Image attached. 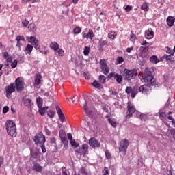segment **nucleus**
<instances>
[{"label":"nucleus","instance_id":"obj_62","mask_svg":"<svg viewBox=\"0 0 175 175\" xmlns=\"http://www.w3.org/2000/svg\"><path fill=\"white\" fill-rule=\"evenodd\" d=\"M118 62L119 64H122V62H124V58L122 57H118Z\"/></svg>","mask_w":175,"mask_h":175},{"label":"nucleus","instance_id":"obj_29","mask_svg":"<svg viewBox=\"0 0 175 175\" xmlns=\"http://www.w3.org/2000/svg\"><path fill=\"white\" fill-rule=\"evenodd\" d=\"M141 9L144 12H148V10H150V8L148 7V3H144L141 6Z\"/></svg>","mask_w":175,"mask_h":175},{"label":"nucleus","instance_id":"obj_40","mask_svg":"<svg viewBox=\"0 0 175 175\" xmlns=\"http://www.w3.org/2000/svg\"><path fill=\"white\" fill-rule=\"evenodd\" d=\"M59 136L61 138L62 137H66V134L65 133V131L64 130H60L59 133Z\"/></svg>","mask_w":175,"mask_h":175},{"label":"nucleus","instance_id":"obj_51","mask_svg":"<svg viewBox=\"0 0 175 175\" xmlns=\"http://www.w3.org/2000/svg\"><path fill=\"white\" fill-rule=\"evenodd\" d=\"M17 64H18L17 59H15L13 62H12V64H11L12 68H16V66H17Z\"/></svg>","mask_w":175,"mask_h":175},{"label":"nucleus","instance_id":"obj_16","mask_svg":"<svg viewBox=\"0 0 175 175\" xmlns=\"http://www.w3.org/2000/svg\"><path fill=\"white\" fill-rule=\"evenodd\" d=\"M42 81V75L40 74H37L35 77V83L34 86L36 88H40V81Z\"/></svg>","mask_w":175,"mask_h":175},{"label":"nucleus","instance_id":"obj_41","mask_svg":"<svg viewBox=\"0 0 175 175\" xmlns=\"http://www.w3.org/2000/svg\"><path fill=\"white\" fill-rule=\"evenodd\" d=\"M74 33L79 35L81 32V29L80 27H75L73 30Z\"/></svg>","mask_w":175,"mask_h":175},{"label":"nucleus","instance_id":"obj_44","mask_svg":"<svg viewBox=\"0 0 175 175\" xmlns=\"http://www.w3.org/2000/svg\"><path fill=\"white\" fill-rule=\"evenodd\" d=\"M60 139H61L63 144H64L65 146H66L68 144V139L66 138V137H63Z\"/></svg>","mask_w":175,"mask_h":175},{"label":"nucleus","instance_id":"obj_53","mask_svg":"<svg viewBox=\"0 0 175 175\" xmlns=\"http://www.w3.org/2000/svg\"><path fill=\"white\" fill-rule=\"evenodd\" d=\"M57 53L60 57H64V55L65 54V52H64V50L62 49H58Z\"/></svg>","mask_w":175,"mask_h":175},{"label":"nucleus","instance_id":"obj_12","mask_svg":"<svg viewBox=\"0 0 175 175\" xmlns=\"http://www.w3.org/2000/svg\"><path fill=\"white\" fill-rule=\"evenodd\" d=\"M56 110L59 116V120L62 121V122H65L66 121V118H65V115H64L62 110H61V108H59L58 106H56Z\"/></svg>","mask_w":175,"mask_h":175},{"label":"nucleus","instance_id":"obj_20","mask_svg":"<svg viewBox=\"0 0 175 175\" xmlns=\"http://www.w3.org/2000/svg\"><path fill=\"white\" fill-rule=\"evenodd\" d=\"M32 169L33 170H35V172H40L43 170V167H42L39 163H34Z\"/></svg>","mask_w":175,"mask_h":175},{"label":"nucleus","instance_id":"obj_63","mask_svg":"<svg viewBox=\"0 0 175 175\" xmlns=\"http://www.w3.org/2000/svg\"><path fill=\"white\" fill-rule=\"evenodd\" d=\"M67 137H68V140H70V142L73 140V136H72V134L68 133Z\"/></svg>","mask_w":175,"mask_h":175},{"label":"nucleus","instance_id":"obj_45","mask_svg":"<svg viewBox=\"0 0 175 175\" xmlns=\"http://www.w3.org/2000/svg\"><path fill=\"white\" fill-rule=\"evenodd\" d=\"M131 42H135L136 40V36L133 34V32L131 31V38H130Z\"/></svg>","mask_w":175,"mask_h":175},{"label":"nucleus","instance_id":"obj_15","mask_svg":"<svg viewBox=\"0 0 175 175\" xmlns=\"http://www.w3.org/2000/svg\"><path fill=\"white\" fill-rule=\"evenodd\" d=\"M125 91L126 94H131V98H135L137 94V90L135 88L133 89L132 87H126Z\"/></svg>","mask_w":175,"mask_h":175},{"label":"nucleus","instance_id":"obj_56","mask_svg":"<svg viewBox=\"0 0 175 175\" xmlns=\"http://www.w3.org/2000/svg\"><path fill=\"white\" fill-rule=\"evenodd\" d=\"M34 49H36V50H39V49H40L39 41H37L36 43H34Z\"/></svg>","mask_w":175,"mask_h":175},{"label":"nucleus","instance_id":"obj_2","mask_svg":"<svg viewBox=\"0 0 175 175\" xmlns=\"http://www.w3.org/2000/svg\"><path fill=\"white\" fill-rule=\"evenodd\" d=\"M6 130L12 137L17 136V129H16V123L13 120H8L6 122Z\"/></svg>","mask_w":175,"mask_h":175},{"label":"nucleus","instance_id":"obj_38","mask_svg":"<svg viewBox=\"0 0 175 175\" xmlns=\"http://www.w3.org/2000/svg\"><path fill=\"white\" fill-rule=\"evenodd\" d=\"M108 122H109V124L113 128H116V126H117V123L115 121H113V120H111V118H108Z\"/></svg>","mask_w":175,"mask_h":175},{"label":"nucleus","instance_id":"obj_52","mask_svg":"<svg viewBox=\"0 0 175 175\" xmlns=\"http://www.w3.org/2000/svg\"><path fill=\"white\" fill-rule=\"evenodd\" d=\"M109 92L111 93V95L113 96V98H117V92L116 90H109Z\"/></svg>","mask_w":175,"mask_h":175},{"label":"nucleus","instance_id":"obj_14","mask_svg":"<svg viewBox=\"0 0 175 175\" xmlns=\"http://www.w3.org/2000/svg\"><path fill=\"white\" fill-rule=\"evenodd\" d=\"M174 55V53H172L170 55H164L163 58V59H165L167 64H172V62H174V57H173Z\"/></svg>","mask_w":175,"mask_h":175},{"label":"nucleus","instance_id":"obj_32","mask_svg":"<svg viewBox=\"0 0 175 175\" xmlns=\"http://www.w3.org/2000/svg\"><path fill=\"white\" fill-rule=\"evenodd\" d=\"M150 62H152V64H158V62H159V59L155 55L152 56L150 59Z\"/></svg>","mask_w":175,"mask_h":175},{"label":"nucleus","instance_id":"obj_64","mask_svg":"<svg viewBox=\"0 0 175 175\" xmlns=\"http://www.w3.org/2000/svg\"><path fill=\"white\" fill-rule=\"evenodd\" d=\"M168 120H171V122L172 124H175V121H174V119L173 118V117H172V116H169L167 117Z\"/></svg>","mask_w":175,"mask_h":175},{"label":"nucleus","instance_id":"obj_4","mask_svg":"<svg viewBox=\"0 0 175 175\" xmlns=\"http://www.w3.org/2000/svg\"><path fill=\"white\" fill-rule=\"evenodd\" d=\"M33 140L36 146H43L46 143V137L43 135V133L40 132L33 137Z\"/></svg>","mask_w":175,"mask_h":175},{"label":"nucleus","instance_id":"obj_48","mask_svg":"<svg viewBox=\"0 0 175 175\" xmlns=\"http://www.w3.org/2000/svg\"><path fill=\"white\" fill-rule=\"evenodd\" d=\"M109 109H110V107L107 105H105L103 106V109L104 110V111H106V113H109Z\"/></svg>","mask_w":175,"mask_h":175},{"label":"nucleus","instance_id":"obj_37","mask_svg":"<svg viewBox=\"0 0 175 175\" xmlns=\"http://www.w3.org/2000/svg\"><path fill=\"white\" fill-rule=\"evenodd\" d=\"M29 29H30V31L31 32H35V31H36V26L35 25V24L31 23L29 25Z\"/></svg>","mask_w":175,"mask_h":175},{"label":"nucleus","instance_id":"obj_7","mask_svg":"<svg viewBox=\"0 0 175 175\" xmlns=\"http://www.w3.org/2000/svg\"><path fill=\"white\" fill-rule=\"evenodd\" d=\"M15 88H16V91L18 92H20L24 90V81L21 78L18 77L15 80Z\"/></svg>","mask_w":175,"mask_h":175},{"label":"nucleus","instance_id":"obj_43","mask_svg":"<svg viewBox=\"0 0 175 175\" xmlns=\"http://www.w3.org/2000/svg\"><path fill=\"white\" fill-rule=\"evenodd\" d=\"M70 143L72 147L76 148L79 146V144L76 143V141L75 139H72L71 141H70Z\"/></svg>","mask_w":175,"mask_h":175},{"label":"nucleus","instance_id":"obj_19","mask_svg":"<svg viewBox=\"0 0 175 175\" xmlns=\"http://www.w3.org/2000/svg\"><path fill=\"white\" fill-rule=\"evenodd\" d=\"M80 155H86L88 154V144H85L82 146V148L79 150Z\"/></svg>","mask_w":175,"mask_h":175},{"label":"nucleus","instance_id":"obj_21","mask_svg":"<svg viewBox=\"0 0 175 175\" xmlns=\"http://www.w3.org/2000/svg\"><path fill=\"white\" fill-rule=\"evenodd\" d=\"M50 47L51 49H52V50H54L55 51L59 50V44L57 43V42H52L50 44Z\"/></svg>","mask_w":175,"mask_h":175},{"label":"nucleus","instance_id":"obj_47","mask_svg":"<svg viewBox=\"0 0 175 175\" xmlns=\"http://www.w3.org/2000/svg\"><path fill=\"white\" fill-rule=\"evenodd\" d=\"M140 120H142V121H146L147 120V115L146 114H141L139 116Z\"/></svg>","mask_w":175,"mask_h":175},{"label":"nucleus","instance_id":"obj_58","mask_svg":"<svg viewBox=\"0 0 175 175\" xmlns=\"http://www.w3.org/2000/svg\"><path fill=\"white\" fill-rule=\"evenodd\" d=\"M103 174L109 175V170L107 169V167L104 168V170L103 171Z\"/></svg>","mask_w":175,"mask_h":175},{"label":"nucleus","instance_id":"obj_30","mask_svg":"<svg viewBox=\"0 0 175 175\" xmlns=\"http://www.w3.org/2000/svg\"><path fill=\"white\" fill-rule=\"evenodd\" d=\"M31 155L32 158L36 159L39 156V152L35 150H31Z\"/></svg>","mask_w":175,"mask_h":175},{"label":"nucleus","instance_id":"obj_34","mask_svg":"<svg viewBox=\"0 0 175 175\" xmlns=\"http://www.w3.org/2000/svg\"><path fill=\"white\" fill-rule=\"evenodd\" d=\"M88 34V39H92V38L95 37V34H94V31L90 29Z\"/></svg>","mask_w":175,"mask_h":175},{"label":"nucleus","instance_id":"obj_59","mask_svg":"<svg viewBox=\"0 0 175 175\" xmlns=\"http://www.w3.org/2000/svg\"><path fill=\"white\" fill-rule=\"evenodd\" d=\"M80 173H82L83 175H87V172L85 171V167L81 168Z\"/></svg>","mask_w":175,"mask_h":175},{"label":"nucleus","instance_id":"obj_39","mask_svg":"<svg viewBox=\"0 0 175 175\" xmlns=\"http://www.w3.org/2000/svg\"><path fill=\"white\" fill-rule=\"evenodd\" d=\"M83 110H85V113L88 114H91V112L88 111V107L87 106V101H85V105H83Z\"/></svg>","mask_w":175,"mask_h":175},{"label":"nucleus","instance_id":"obj_42","mask_svg":"<svg viewBox=\"0 0 175 175\" xmlns=\"http://www.w3.org/2000/svg\"><path fill=\"white\" fill-rule=\"evenodd\" d=\"M16 40L17 42H20L21 40H23V42H25V38H24V36H18L16 38Z\"/></svg>","mask_w":175,"mask_h":175},{"label":"nucleus","instance_id":"obj_13","mask_svg":"<svg viewBox=\"0 0 175 175\" xmlns=\"http://www.w3.org/2000/svg\"><path fill=\"white\" fill-rule=\"evenodd\" d=\"M150 84L148 85H143L140 86L139 88V92L142 94H147L148 92H150L151 91V86H150Z\"/></svg>","mask_w":175,"mask_h":175},{"label":"nucleus","instance_id":"obj_24","mask_svg":"<svg viewBox=\"0 0 175 175\" xmlns=\"http://www.w3.org/2000/svg\"><path fill=\"white\" fill-rule=\"evenodd\" d=\"M3 57L8 62H12V61H13V58H12V56H10V55H9V53L6 51L4 52Z\"/></svg>","mask_w":175,"mask_h":175},{"label":"nucleus","instance_id":"obj_57","mask_svg":"<svg viewBox=\"0 0 175 175\" xmlns=\"http://www.w3.org/2000/svg\"><path fill=\"white\" fill-rule=\"evenodd\" d=\"M8 111H9V107L5 106L3 108V114H6V113H8Z\"/></svg>","mask_w":175,"mask_h":175},{"label":"nucleus","instance_id":"obj_33","mask_svg":"<svg viewBox=\"0 0 175 175\" xmlns=\"http://www.w3.org/2000/svg\"><path fill=\"white\" fill-rule=\"evenodd\" d=\"M47 115L50 118H54V116H55V111L53 110H49L47 111Z\"/></svg>","mask_w":175,"mask_h":175},{"label":"nucleus","instance_id":"obj_50","mask_svg":"<svg viewBox=\"0 0 175 175\" xmlns=\"http://www.w3.org/2000/svg\"><path fill=\"white\" fill-rule=\"evenodd\" d=\"M106 44H107V41H100V46L101 49H103Z\"/></svg>","mask_w":175,"mask_h":175},{"label":"nucleus","instance_id":"obj_6","mask_svg":"<svg viewBox=\"0 0 175 175\" xmlns=\"http://www.w3.org/2000/svg\"><path fill=\"white\" fill-rule=\"evenodd\" d=\"M16 92V84L10 83L8 86L5 87V94L8 99L12 98V94Z\"/></svg>","mask_w":175,"mask_h":175},{"label":"nucleus","instance_id":"obj_10","mask_svg":"<svg viewBox=\"0 0 175 175\" xmlns=\"http://www.w3.org/2000/svg\"><path fill=\"white\" fill-rule=\"evenodd\" d=\"M89 145L90 147H92V148H96L100 147V142L94 137H92L89 139Z\"/></svg>","mask_w":175,"mask_h":175},{"label":"nucleus","instance_id":"obj_60","mask_svg":"<svg viewBox=\"0 0 175 175\" xmlns=\"http://www.w3.org/2000/svg\"><path fill=\"white\" fill-rule=\"evenodd\" d=\"M109 79H111V77H113L115 79L116 77V72H111L108 75Z\"/></svg>","mask_w":175,"mask_h":175},{"label":"nucleus","instance_id":"obj_22","mask_svg":"<svg viewBox=\"0 0 175 175\" xmlns=\"http://www.w3.org/2000/svg\"><path fill=\"white\" fill-rule=\"evenodd\" d=\"M174 21H175V19L174 17L169 16L167 18V23L168 27H173V25H174Z\"/></svg>","mask_w":175,"mask_h":175},{"label":"nucleus","instance_id":"obj_18","mask_svg":"<svg viewBox=\"0 0 175 175\" xmlns=\"http://www.w3.org/2000/svg\"><path fill=\"white\" fill-rule=\"evenodd\" d=\"M144 35L146 39H152V38H154V32L152 31V29H148L147 31H145Z\"/></svg>","mask_w":175,"mask_h":175},{"label":"nucleus","instance_id":"obj_17","mask_svg":"<svg viewBox=\"0 0 175 175\" xmlns=\"http://www.w3.org/2000/svg\"><path fill=\"white\" fill-rule=\"evenodd\" d=\"M23 105H25V106H27V107H31V106H32L33 105L32 100L28 96L23 97Z\"/></svg>","mask_w":175,"mask_h":175},{"label":"nucleus","instance_id":"obj_25","mask_svg":"<svg viewBox=\"0 0 175 175\" xmlns=\"http://www.w3.org/2000/svg\"><path fill=\"white\" fill-rule=\"evenodd\" d=\"M27 40L29 41V43H31V44H34V43H36V42H38V40H36V38L35 36H31V37H27Z\"/></svg>","mask_w":175,"mask_h":175},{"label":"nucleus","instance_id":"obj_23","mask_svg":"<svg viewBox=\"0 0 175 175\" xmlns=\"http://www.w3.org/2000/svg\"><path fill=\"white\" fill-rule=\"evenodd\" d=\"M114 79L116 81L118 84H121V83H122V75L116 74Z\"/></svg>","mask_w":175,"mask_h":175},{"label":"nucleus","instance_id":"obj_36","mask_svg":"<svg viewBox=\"0 0 175 175\" xmlns=\"http://www.w3.org/2000/svg\"><path fill=\"white\" fill-rule=\"evenodd\" d=\"M90 51H91V48L88 46H85L83 51L84 55H88Z\"/></svg>","mask_w":175,"mask_h":175},{"label":"nucleus","instance_id":"obj_28","mask_svg":"<svg viewBox=\"0 0 175 175\" xmlns=\"http://www.w3.org/2000/svg\"><path fill=\"white\" fill-rule=\"evenodd\" d=\"M36 102H37L38 107H39V109H42V107L43 106V100H42V98L38 97L36 99Z\"/></svg>","mask_w":175,"mask_h":175},{"label":"nucleus","instance_id":"obj_3","mask_svg":"<svg viewBox=\"0 0 175 175\" xmlns=\"http://www.w3.org/2000/svg\"><path fill=\"white\" fill-rule=\"evenodd\" d=\"M124 80H126L127 81L133 80V79H135L136 76L137 75V70L124 69Z\"/></svg>","mask_w":175,"mask_h":175},{"label":"nucleus","instance_id":"obj_1","mask_svg":"<svg viewBox=\"0 0 175 175\" xmlns=\"http://www.w3.org/2000/svg\"><path fill=\"white\" fill-rule=\"evenodd\" d=\"M154 68H146L145 69V77L144 79H142V81H145L147 84H150V85H155V79H154Z\"/></svg>","mask_w":175,"mask_h":175},{"label":"nucleus","instance_id":"obj_27","mask_svg":"<svg viewBox=\"0 0 175 175\" xmlns=\"http://www.w3.org/2000/svg\"><path fill=\"white\" fill-rule=\"evenodd\" d=\"M92 85H93V87H94L95 88H97L98 90H100V88H102V85H100L99 82L96 80L92 83Z\"/></svg>","mask_w":175,"mask_h":175},{"label":"nucleus","instance_id":"obj_5","mask_svg":"<svg viewBox=\"0 0 175 175\" xmlns=\"http://www.w3.org/2000/svg\"><path fill=\"white\" fill-rule=\"evenodd\" d=\"M128 146H129V142L127 139H122L120 143L119 151L122 153L123 157L126 155Z\"/></svg>","mask_w":175,"mask_h":175},{"label":"nucleus","instance_id":"obj_35","mask_svg":"<svg viewBox=\"0 0 175 175\" xmlns=\"http://www.w3.org/2000/svg\"><path fill=\"white\" fill-rule=\"evenodd\" d=\"M98 79L101 84L106 83V77L105 75H100Z\"/></svg>","mask_w":175,"mask_h":175},{"label":"nucleus","instance_id":"obj_31","mask_svg":"<svg viewBox=\"0 0 175 175\" xmlns=\"http://www.w3.org/2000/svg\"><path fill=\"white\" fill-rule=\"evenodd\" d=\"M49 109V107H45L43 108H40L38 110V113L40 114V116H43L46 111H47V109Z\"/></svg>","mask_w":175,"mask_h":175},{"label":"nucleus","instance_id":"obj_9","mask_svg":"<svg viewBox=\"0 0 175 175\" xmlns=\"http://www.w3.org/2000/svg\"><path fill=\"white\" fill-rule=\"evenodd\" d=\"M148 46H140L139 49V56L142 58H147L148 57Z\"/></svg>","mask_w":175,"mask_h":175},{"label":"nucleus","instance_id":"obj_49","mask_svg":"<svg viewBox=\"0 0 175 175\" xmlns=\"http://www.w3.org/2000/svg\"><path fill=\"white\" fill-rule=\"evenodd\" d=\"M170 133L172 135L173 139L175 140V129L170 130Z\"/></svg>","mask_w":175,"mask_h":175},{"label":"nucleus","instance_id":"obj_61","mask_svg":"<svg viewBox=\"0 0 175 175\" xmlns=\"http://www.w3.org/2000/svg\"><path fill=\"white\" fill-rule=\"evenodd\" d=\"M125 10L126 12H131V10H132V6H131L129 5H126L125 8Z\"/></svg>","mask_w":175,"mask_h":175},{"label":"nucleus","instance_id":"obj_46","mask_svg":"<svg viewBox=\"0 0 175 175\" xmlns=\"http://www.w3.org/2000/svg\"><path fill=\"white\" fill-rule=\"evenodd\" d=\"M105 157L107 159H111V154H110V152H109V150L105 151Z\"/></svg>","mask_w":175,"mask_h":175},{"label":"nucleus","instance_id":"obj_26","mask_svg":"<svg viewBox=\"0 0 175 175\" xmlns=\"http://www.w3.org/2000/svg\"><path fill=\"white\" fill-rule=\"evenodd\" d=\"M32 50H33V46L31 44H27L25 51H26V54H31V53H32Z\"/></svg>","mask_w":175,"mask_h":175},{"label":"nucleus","instance_id":"obj_54","mask_svg":"<svg viewBox=\"0 0 175 175\" xmlns=\"http://www.w3.org/2000/svg\"><path fill=\"white\" fill-rule=\"evenodd\" d=\"M22 24L25 28H27V27H28V24H29V21H28L27 20H25L22 22Z\"/></svg>","mask_w":175,"mask_h":175},{"label":"nucleus","instance_id":"obj_55","mask_svg":"<svg viewBox=\"0 0 175 175\" xmlns=\"http://www.w3.org/2000/svg\"><path fill=\"white\" fill-rule=\"evenodd\" d=\"M108 38H109V39H111L112 40H114V38H116V35H114V33H109L108 34Z\"/></svg>","mask_w":175,"mask_h":175},{"label":"nucleus","instance_id":"obj_11","mask_svg":"<svg viewBox=\"0 0 175 175\" xmlns=\"http://www.w3.org/2000/svg\"><path fill=\"white\" fill-rule=\"evenodd\" d=\"M127 111H128V114H127V117H131V116H132V114H133V113H135V111H136V109H135V106H133L132 105L131 102H129L127 104Z\"/></svg>","mask_w":175,"mask_h":175},{"label":"nucleus","instance_id":"obj_8","mask_svg":"<svg viewBox=\"0 0 175 175\" xmlns=\"http://www.w3.org/2000/svg\"><path fill=\"white\" fill-rule=\"evenodd\" d=\"M100 68L104 75H107L110 70L109 66H107V64L106 63V60L101 59L100 61Z\"/></svg>","mask_w":175,"mask_h":175}]
</instances>
